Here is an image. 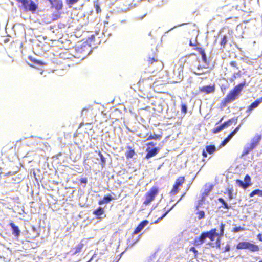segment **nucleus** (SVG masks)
I'll list each match as a JSON object with an SVG mask.
<instances>
[{"label": "nucleus", "instance_id": "17", "mask_svg": "<svg viewBox=\"0 0 262 262\" xmlns=\"http://www.w3.org/2000/svg\"><path fill=\"white\" fill-rule=\"evenodd\" d=\"M147 61L148 65H154L156 63H161V62L158 60L157 57L156 56H149L147 58Z\"/></svg>", "mask_w": 262, "mask_h": 262}, {"label": "nucleus", "instance_id": "32", "mask_svg": "<svg viewBox=\"0 0 262 262\" xmlns=\"http://www.w3.org/2000/svg\"><path fill=\"white\" fill-rule=\"evenodd\" d=\"M28 58L31 61H32L34 63V64H36V65H42L43 64V63L41 61H40L39 60H37L31 56H29Z\"/></svg>", "mask_w": 262, "mask_h": 262}, {"label": "nucleus", "instance_id": "8", "mask_svg": "<svg viewBox=\"0 0 262 262\" xmlns=\"http://www.w3.org/2000/svg\"><path fill=\"white\" fill-rule=\"evenodd\" d=\"M215 87L213 84L212 85H205L199 88V93H203L205 94L213 93L215 92Z\"/></svg>", "mask_w": 262, "mask_h": 262}, {"label": "nucleus", "instance_id": "57", "mask_svg": "<svg viewBox=\"0 0 262 262\" xmlns=\"http://www.w3.org/2000/svg\"><path fill=\"white\" fill-rule=\"evenodd\" d=\"M241 125H238L234 130L237 133L240 129Z\"/></svg>", "mask_w": 262, "mask_h": 262}, {"label": "nucleus", "instance_id": "64", "mask_svg": "<svg viewBox=\"0 0 262 262\" xmlns=\"http://www.w3.org/2000/svg\"><path fill=\"white\" fill-rule=\"evenodd\" d=\"M216 244H217V246H218V247H219L220 246V241L219 239L216 241Z\"/></svg>", "mask_w": 262, "mask_h": 262}, {"label": "nucleus", "instance_id": "5", "mask_svg": "<svg viewBox=\"0 0 262 262\" xmlns=\"http://www.w3.org/2000/svg\"><path fill=\"white\" fill-rule=\"evenodd\" d=\"M236 247L237 249L239 250L248 249L250 251L252 252H258L260 250V248L258 245L251 243L249 242H239L236 245Z\"/></svg>", "mask_w": 262, "mask_h": 262}, {"label": "nucleus", "instance_id": "41", "mask_svg": "<svg viewBox=\"0 0 262 262\" xmlns=\"http://www.w3.org/2000/svg\"><path fill=\"white\" fill-rule=\"evenodd\" d=\"M231 139L227 137L220 144V147H222L226 145V144L229 142Z\"/></svg>", "mask_w": 262, "mask_h": 262}, {"label": "nucleus", "instance_id": "35", "mask_svg": "<svg viewBox=\"0 0 262 262\" xmlns=\"http://www.w3.org/2000/svg\"><path fill=\"white\" fill-rule=\"evenodd\" d=\"M201 55L202 56L203 62L205 64L206 66H208L209 64V62L207 60L205 52H203V53L201 54Z\"/></svg>", "mask_w": 262, "mask_h": 262}, {"label": "nucleus", "instance_id": "44", "mask_svg": "<svg viewBox=\"0 0 262 262\" xmlns=\"http://www.w3.org/2000/svg\"><path fill=\"white\" fill-rule=\"evenodd\" d=\"M77 52H82V54H83L82 56H79L78 58H84L85 57V55L87 54V53L86 52H83L82 47H81L80 48H78V49L77 50Z\"/></svg>", "mask_w": 262, "mask_h": 262}, {"label": "nucleus", "instance_id": "28", "mask_svg": "<svg viewBox=\"0 0 262 262\" xmlns=\"http://www.w3.org/2000/svg\"><path fill=\"white\" fill-rule=\"evenodd\" d=\"M236 119L232 118L230 119H229L227 121L224 122L223 124H222V126H223V128L227 127L228 126L231 125L232 123L234 121H236Z\"/></svg>", "mask_w": 262, "mask_h": 262}, {"label": "nucleus", "instance_id": "25", "mask_svg": "<svg viewBox=\"0 0 262 262\" xmlns=\"http://www.w3.org/2000/svg\"><path fill=\"white\" fill-rule=\"evenodd\" d=\"M227 41L228 39L227 36L226 35H223V36L221 38V41L220 42V44L222 48L224 49L225 48Z\"/></svg>", "mask_w": 262, "mask_h": 262}, {"label": "nucleus", "instance_id": "51", "mask_svg": "<svg viewBox=\"0 0 262 262\" xmlns=\"http://www.w3.org/2000/svg\"><path fill=\"white\" fill-rule=\"evenodd\" d=\"M236 134V132L233 130L232 132L230 133V134L227 136L230 139Z\"/></svg>", "mask_w": 262, "mask_h": 262}, {"label": "nucleus", "instance_id": "50", "mask_svg": "<svg viewBox=\"0 0 262 262\" xmlns=\"http://www.w3.org/2000/svg\"><path fill=\"white\" fill-rule=\"evenodd\" d=\"M190 251L194 253L195 256H196L198 254V251L195 249V248L194 247H191L190 248Z\"/></svg>", "mask_w": 262, "mask_h": 262}, {"label": "nucleus", "instance_id": "61", "mask_svg": "<svg viewBox=\"0 0 262 262\" xmlns=\"http://www.w3.org/2000/svg\"><path fill=\"white\" fill-rule=\"evenodd\" d=\"M147 145L154 146L155 144L153 142H149L147 144Z\"/></svg>", "mask_w": 262, "mask_h": 262}, {"label": "nucleus", "instance_id": "9", "mask_svg": "<svg viewBox=\"0 0 262 262\" xmlns=\"http://www.w3.org/2000/svg\"><path fill=\"white\" fill-rule=\"evenodd\" d=\"M51 8L56 10L61 11L63 8V2L62 0H53L51 3Z\"/></svg>", "mask_w": 262, "mask_h": 262}, {"label": "nucleus", "instance_id": "16", "mask_svg": "<svg viewBox=\"0 0 262 262\" xmlns=\"http://www.w3.org/2000/svg\"><path fill=\"white\" fill-rule=\"evenodd\" d=\"M104 213V209L101 207H98L97 209L93 211V214L96 216L97 219H101V215Z\"/></svg>", "mask_w": 262, "mask_h": 262}, {"label": "nucleus", "instance_id": "60", "mask_svg": "<svg viewBox=\"0 0 262 262\" xmlns=\"http://www.w3.org/2000/svg\"><path fill=\"white\" fill-rule=\"evenodd\" d=\"M202 155L204 157H207V154L206 153V151H205L204 150H203V152H202Z\"/></svg>", "mask_w": 262, "mask_h": 262}, {"label": "nucleus", "instance_id": "34", "mask_svg": "<svg viewBox=\"0 0 262 262\" xmlns=\"http://www.w3.org/2000/svg\"><path fill=\"white\" fill-rule=\"evenodd\" d=\"M241 76V71L239 70L237 73H235L232 75L231 78L230 79V81H233L235 79H236L237 77H240Z\"/></svg>", "mask_w": 262, "mask_h": 262}, {"label": "nucleus", "instance_id": "2", "mask_svg": "<svg viewBox=\"0 0 262 262\" xmlns=\"http://www.w3.org/2000/svg\"><path fill=\"white\" fill-rule=\"evenodd\" d=\"M246 85V82L244 81L235 86L227 95L222 101L221 105L222 107H225L227 104L236 100L240 95L243 88Z\"/></svg>", "mask_w": 262, "mask_h": 262}, {"label": "nucleus", "instance_id": "14", "mask_svg": "<svg viewBox=\"0 0 262 262\" xmlns=\"http://www.w3.org/2000/svg\"><path fill=\"white\" fill-rule=\"evenodd\" d=\"M261 139V136L259 135H256L251 141L249 144L254 149L258 145Z\"/></svg>", "mask_w": 262, "mask_h": 262}, {"label": "nucleus", "instance_id": "39", "mask_svg": "<svg viewBox=\"0 0 262 262\" xmlns=\"http://www.w3.org/2000/svg\"><path fill=\"white\" fill-rule=\"evenodd\" d=\"M251 177L249 175L246 174L244 178V180L245 181V184H247L248 187H249L251 185Z\"/></svg>", "mask_w": 262, "mask_h": 262}, {"label": "nucleus", "instance_id": "20", "mask_svg": "<svg viewBox=\"0 0 262 262\" xmlns=\"http://www.w3.org/2000/svg\"><path fill=\"white\" fill-rule=\"evenodd\" d=\"M61 11L56 10L51 14V18L52 21H56L59 19L61 15Z\"/></svg>", "mask_w": 262, "mask_h": 262}, {"label": "nucleus", "instance_id": "37", "mask_svg": "<svg viewBox=\"0 0 262 262\" xmlns=\"http://www.w3.org/2000/svg\"><path fill=\"white\" fill-rule=\"evenodd\" d=\"M161 138V136L157 134L150 135L147 139V140H152V139H160Z\"/></svg>", "mask_w": 262, "mask_h": 262}, {"label": "nucleus", "instance_id": "40", "mask_svg": "<svg viewBox=\"0 0 262 262\" xmlns=\"http://www.w3.org/2000/svg\"><path fill=\"white\" fill-rule=\"evenodd\" d=\"M244 230H245L244 228L241 227V226H238V227H234L232 230V232L236 233V232H238L239 231H244Z\"/></svg>", "mask_w": 262, "mask_h": 262}, {"label": "nucleus", "instance_id": "4", "mask_svg": "<svg viewBox=\"0 0 262 262\" xmlns=\"http://www.w3.org/2000/svg\"><path fill=\"white\" fill-rule=\"evenodd\" d=\"M159 192V188L156 186L151 187L149 191L145 194L144 196V201L143 204L148 205L154 200L156 196L158 194Z\"/></svg>", "mask_w": 262, "mask_h": 262}, {"label": "nucleus", "instance_id": "36", "mask_svg": "<svg viewBox=\"0 0 262 262\" xmlns=\"http://www.w3.org/2000/svg\"><path fill=\"white\" fill-rule=\"evenodd\" d=\"M223 129H224L223 126H222V125L221 124L219 126L214 128L212 130V133L213 134H216V133L221 132Z\"/></svg>", "mask_w": 262, "mask_h": 262}, {"label": "nucleus", "instance_id": "56", "mask_svg": "<svg viewBox=\"0 0 262 262\" xmlns=\"http://www.w3.org/2000/svg\"><path fill=\"white\" fill-rule=\"evenodd\" d=\"M256 101L258 102L259 104H260L262 102V97L257 99Z\"/></svg>", "mask_w": 262, "mask_h": 262}, {"label": "nucleus", "instance_id": "11", "mask_svg": "<svg viewBox=\"0 0 262 262\" xmlns=\"http://www.w3.org/2000/svg\"><path fill=\"white\" fill-rule=\"evenodd\" d=\"M205 187L206 188L204 189V191L202 195V198H201L202 201L204 200L205 197L209 195V193L213 189L214 185L211 184H205Z\"/></svg>", "mask_w": 262, "mask_h": 262}, {"label": "nucleus", "instance_id": "29", "mask_svg": "<svg viewBox=\"0 0 262 262\" xmlns=\"http://www.w3.org/2000/svg\"><path fill=\"white\" fill-rule=\"evenodd\" d=\"M258 194L259 196H262V190L259 189H255L253 191H252L249 194V196L250 197H252L254 196L255 195Z\"/></svg>", "mask_w": 262, "mask_h": 262}, {"label": "nucleus", "instance_id": "1", "mask_svg": "<svg viewBox=\"0 0 262 262\" xmlns=\"http://www.w3.org/2000/svg\"><path fill=\"white\" fill-rule=\"evenodd\" d=\"M225 226V224L223 223L220 224L219 233L216 232V228H212L208 231L202 232L198 237L194 239L193 244L197 246L203 244L207 238L211 242H213L216 237L219 238L223 237L224 234Z\"/></svg>", "mask_w": 262, "mask_h": 262}, {"label": "nucleus", "instance_id": "23", "mask_svg": "<svg viewBox=\"0 0 262 262\" xmlns=\"http://www.w3.org/2000/svg\"><path fill=\"white\" fill-rule=\"evenodd\" d=\"M13 146L12 144H8L6 146H4L2 149V152L4 154H7L10 151L12 150Z\"/></svg>", "mask_w": 262, "mask_h": 262}, {"label": "nucleus", "instance_id": "47", "mask_svg": "<svg viewBox=\"0 0 262 262\" xmlns=\"http://www.w3.org/2000/svg\"><path fill=\"white\" fill-rule=\"evenodd\" d=\"M95 10L97 13H100L101 11V8L98 4H96L95 6Z\"/></svg>", "mask_w": 262, "mask_h": 262}, {"label": "nucleus", "instance_id": "62", "mask_svg": "<svg viewBox=\"0 0 262 262\" xmlns=\"http://www.w3.org/2000/svg\"><path fill=\"white\" fill-rule=\"evenodd\" d=\"M189 46H196V45L192 43V41L190 40L189 42Z\"/></svg>", "mask_w": 262, "mask_h": 262}, {"label": "nucleus", "instance_id": "58", "mask_svg": "<svg viewBox=\"0 0 262 262\" xmlns=\"http://www.w3.org/2000/svg\"><path fill=\"white\" fill-rule=\"evenodd\" d=\"M257 238H258L259 241H261V242H262V235H261V234L259 233V234H258V235H257Z\"/></svg>", "mask_w": 262, "mask_h": 262}, {"label": "nucleus", "instance_id": "49", "mask_svg": "<svg viewBox=\"0 0 262 262\" xmlns=\"http://www.w3.org/2000/svg\"><path fill=\"white\" fill-rule=\"evenodd\" d=\"M230 65L232 67L236 68V69H238L237 63L235 61H232L230 62Z\"/></svg>", "mask_w": 262, "mask_h": 262}, {"label": "nucleus", "instance_id": "24", "mask_svg": "<svg viewBox=\"0 0 262 262\" xmlns=\"http://www.w3.org/2000/svg\"><path fill=\"white\" fill-rule=\"evenodd\" d=\"M254 148L250 145H248L247 146L245 147L243 150V152L242 154V156H244L248 154L250 152L252 151Z\"/></svg>", "mask_w": 262, "mask_h": 262}, {"label": "nucleus", "instance_id": "54", "mask_svg": "<svg viewBox=\"0 0 262 262\" xmlns=\"http://www.w3.org/2000/svg\"><path fill=\"white\" fill-rule=\"evenodd\" d=\"M80 182L81 183L86 184L87 182H88V180H87V179L86 178H81L80 179Z\"/></svg>", "mask_w": 262, "mask_h": 262}, {"label": "nucleus", "instance_id": "45", "mask_svg": "<svg viewBox=\"0 0 262 262\" xmlns=\"http://www.w3.org/2000/svg\"><path fill=\"white\" fill-rule=\"evenodd\" d=\"M176 204L173 205L171 208L168 209L161 216L159 217V220H162L165 215L174 207Z\"/></svg>", "mask_w": 262, "mask_h": 262}, {"label": "nucleus", "instance_id": "46", "mask_svg": "<svg viewBox=\"0 0 262 262\" xmlns=\"http://www.w3.org/2000/svg\"><path fill=\"white\" fill-rule=\"evenodd\" d=\"M181 112L186 114L187 112V107L186 104H182L181 106Z\"/></svg>", "mask_w": 262, "mask_h": 262}, {"label": "nucleus", "instance_id": "55", "mask_svg": "<svg viewBox=\"0 0 262 262\" xmlns=\"http://www.w3.org/2000/svg\"><path fill=\"white\" fill-rule=\"evenodd\" d=\"M94 39H95V35H92L91 36V37L89 38V40L90 42H92L93 41V40H94Z\"/></svg>", "mask_w": 262, "mask_h": 262}, {"label": "nucleus", "instance_id": "13", "mask_svg": "<svg viewBox=\"0 0 262 262\" xmlns=\"http://www.w3.org/2000/svg\"><path fill=\"white\" fill-rule=\"evenodd\" d=\"M159 148L155 147L152 148V149L148 150V148L146 149L147 154L145 155V158L146 159H149L150 158L156 156L159 151Z\"/></svg>", "mask_w": 262, "mask_h": 262}, {"label": "nucleus", "instance_id": "22", "mask_svg": "<svg viewBox=\"0 0 262 262\" xmlns=\"http://www.w3.org/2000/svg\"><path fill=\"white\" fill-rule=\"evenodd\" d=\"M259 105V104L258 103V102L256 100H255L253 102H252L250 105L248 106L246 110V112H251L253 110L257 108Z\"/></svg>", "mask_w": 262, "mask_h": 262}, {"label": "nucleus", "instance_id": "30", "mask_svg": "<svg viewBox=\"0 0 262 262\" xmlns=\"http://www.w3.org/2000/svg\"><path fill=\"white\" fill-rule=\"evenodd\" d=\"M83 247V244L79 243V244H78L75 248H74V249L75 250L74 252V254H76L78 252H80Z\"/></svg>", "mask_w": 262, "mask_h": 262}, {"label": "nucleus", "instance_id": "52", "mask_svg": "<svg viewBox=\"0 0 262 262\" xmlns=\"http://www.w3.org/2000/svg\"><path fill=\"white\" fill-rule=\"evenodd\" d=\"M236 134V132L233 130L232 132L230 133V134L227 136L230 139Z\"/></svg>", "mask_w": 262, "mask_h": 262}, {"label": "nucleus", "instance_id": "38", "mask_svg": "<svg viewBox=\"0 0 262 262\" xmlns=\"http://www.w3.org/2000/svg\"><path fill=\"white\" fill-rule=\"evenodd\" d=\"M233 189L231 188H228L227 189V193L228 195V198L230 200H232L233 198Z\"/></svg>", "mask_w": 262, "mask_h": 262}, {"label": "nucleus", "instance_id": "10", "mask_svg": "<svg viewBox=\"0 0 262 262\" xmlns=\"http://www.w3.org/2000/svg\"><path fill=\"white\" fill-rule=\"evenodd\" d=\"M59 56V58L63 60H72V59L75 58V56L71 55L68 50H64L61 52Z\"/></svg>", "mask_w": 262, "mask_h": 262}, {"label": "nucleus", "instance_id": "15", "mask_svg": "<svg viewBox=\"0 0 262 262\" xmlns=\"http://www.w3.org/2000/svg\"><path fill=\"white\" fill-rule=\"evenodd\" d=\"M10 226L12 228V234L16 237H18L20 235V231L18 226H16L13 222L10 223Z\"/></svg>", "mask_w": 262, "mask_h": 262}, {"label": "nucleus", "instance_id": "42", "mask_svg": "<svg viewBox=\"0 0 262 262\" xmlns=\"http://www.w3.org/2000/svg\"><path fill=\"white\" fill-rule=\"evenodd\" d=\"M98 154L99 156H100L102 165H104L106 162L105 158L104 157V156H103V155L102 154V153L100 151H98Z\"/></svg>", "mask_w": 262, "mask_h": 262}, {"label": "nucleus", "instance_id": "19", "mask_svg": "<svg viewBox=\"0 0 262 262\" xmlns=\"http://www.w3.org/2000/svg\"><path fill=\"white\" fill-rule=\"evenodd\" d=\"M113 199V198L111 195H105L103 196L102 200H100L98 201V204L102 205L103 204L108 203Z\"/></svg>", "mask_w": 262, "mask_h": 262}, {"label": "nucleus", "instance_id": "27", "mask_svg": "<svg viewBox=\"0 0 262 262\" xmlns=\"http://www.w3.org/2000/svg\"><path fill=\"white\" fill-rule=\"evenodd\" d=\"M218 201L222 203L223 207L224 209L228 210L230 208L231 206L229 205L228 203L222 198H218Z\"/></svg>", "mask_w": 262, "mask_h": 262}, {"label": "nucleus", "instance_id": "33", "mask_svg": "<svg viewBox=\"0 0 262 262\" xmlns=\"http://www.w3.org/2000/svg\"><path fill=\"white\" fill-rule=\"evenodd\" d=\"M196 214L197 215L198 219L199 220H201V219L204 218L205 216V212L203 210L198 211L196 213Z\"/></svg>", "mask_w": 262, "mask_h": 262}, {"label": "nucleus", "instance_id": "26", "mask_svg": "<svg viewBox=\"0 0 262 262\" xmlns=\"http://www.w3.org/2000/svg\"><path fill=\"white\" fill-rule=\"evenodd\" d=\"M207 152L209 154H212L216 151V148L214 145H210L206 146Z\"/></svg>", "mask_w": 262, "mask_h": 262}, {"label": "nucleus", "instance_id": "48", "mask_svg": "<svg viewBox=\"0 0 262 262\" xmlns=\"http://www.w3.org/2000/svg\"><path fill=\"white\" fill-rule=\"evenodd\" d=\"M194 50L198 51L200 54L205 52L204 49L201 47H195Z\"/></svg>", "mask_w": 262, "mask_h": 262}, {"label": "nucleus", "instance_id": "53", "mask_svg": "<svg viewBox=\"0 0 262 262\" xmlns=\"http://www.w3.org/2000/svg\"><path fill=\"white\" fill-rule=\"evenodd\" d=\"M230 250V246L229 244H227L225 246L224 248V250L223 251L224 252H228Z\"/></svg>", "mask_w": 262, "mask_h": 262}, {"label": "nucleus", "instance_id": "31", "mask_svg": "<svg viewBox=\"0 0 262 262\" xmlns=\"http://www.w3.org/2000/svg\"><path fill=\"white\" fill-rule=\"evenodd\" d=\"M235 182H236V183L238 185H239V186L242 187L244 189H246V188H247L248 187V185H247V184H245V183H244L241 180L237 179V180H236Z\"/></svg>", "mask_w": 262, "mask_h": 262}, {"label": "nucleus", "instance_id": "63", "mask_svg": "<svg viewBox=\"0 0 262 262\" xmlns=\"http://www.w3.org/2000/svg\"><path fill=\"white\" fill-rule=\"evenodd\" d=\"M143 82V80L140 79L139 81V84L140 85L141 84V83Z\"/></svg>", "mask_w": 262, "mask_h": 262}, {"label": "nucleus", "instance_id": "12", "mask_svg": "<svg viewBox=\"0 0 262 262\" xmlns=\"http://www.w3.org/2000/svg\"><path fill=\"white\" fill-rule=\"evenodd\" d=\"M149 222L147 220H144L142 221L135 229L133 232V235H136L141 232L143 229L148 225Z\"/></svg>", "mask_w": 262, "mask_h": 262}, {"label": "nucleus", "instance_id": "7", "mask_svg": "<svg viewBox=\"0 0 262 262\" xmlns=\"http://www.w3.org/2000/svg\"><path fill=\"white\" fill-rule=\"evenodd\" d=\"M154 91L158 93H164L165 85L161 80H157L153 83Z\"/></svg>", "mask_w": 262, "mask_h": 262}, {"label": "nucleus", "instance_id": "21", "mask_svg": "<svg viewBox=\"0 0 262 262\" xmlns=\"http://www.w3.org/2000/svg\"><path fill=\"white\" fill-rule=\"evenodd\" d=\"M127 149L128 151L126 152L125 156L127 159L132 158L136 154L135 150L130 146H127Z\"/></svg>", "mask_w": 262, "mask_h": 262}, {"label": "nucleus", "instance_id": "6", "mask_svg": "<svg viewBox=\"0 0 262 262\" xmlns=\"http://www.w3.org/2000/svg\"><path fill=\"white\" fill-rule=\"evenodd\" d=\"M185 182V178L184 176L178 177L173 185L172 189L170 192L171 195H174L179 191V188L181 187Z\"/></svg>", "mask_w": 262, "mask_h": 262}, {"label": "nucleus", "instance_id": "18", "mask_svg": "<svg viewBox=\"0 0 262 262\" xmlns=\"http://www.w3.org/2000/svg\"><path fill=\"white\" fill-rule=\"evenodd\" d=\"M208 66H201L200 65L198 66L196 70L194 71V73L195 74L200 75L202 74H204L206 73V71L204 70L206 69Z\"/></svg>", "mask_w": 262, "mask_h": 262}, {"label": "nucleus", "instance_id": "43", "mask_svg": "<svg viewBox=\"0 0 262 262\" xmlns=\"http://www.w3.org/2000/svg\"><path fill=\"white\" fill-rule=\"evenodd\" d=\"M79 0H66V4L68 5L71 6L77 3Z\"/></svg>", "mask_w": 262, "mask_h": 262}, {"label": "nucleus", "instance_id": "59", "mask_svg": "<svg viewBox=\"0 0 262 262\" xmlns=\"http://www.w3.org/2000/svg\"><path fill=\"white\" fill-rule=\"evenodd\" d=\"M186 192H184L181 196V198L180 199H179V200L177 202H179L185 195H186Z\"/></svg>", "mask_w": 262, "mask_h": 262}, {"label": "nucleus", "instance_id": "3", "mask_svg": "<svg viewBox=\"0 0 262 262\" xmlns=\"http://www.w3.org/2000/svg\"><path fill=\"white\" fill-rule=\"evenodd\" d=\"M16 1L20 4L19 7L25 11H30L34 13L38 8L37 5L32 0H16Z\"/></svg>", "mask_w": 262, "mask_h": 262}]
</instances>
